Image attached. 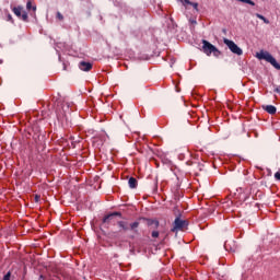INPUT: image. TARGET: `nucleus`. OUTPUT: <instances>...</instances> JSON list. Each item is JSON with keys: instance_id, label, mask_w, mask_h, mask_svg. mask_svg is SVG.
I'll list each match as a JSON object with an SVG mask.
<instances>
[{"instance_id": "f257e3e1", "label": "nucleus", "mask_w": 280, "mask_h": 280, "mask_svg": "<svg viewBox=\"0 0 280 280\" xmlns=\"http://www.w3.org/2000/svg\"><path fill=\"white\" fill-rule=\"evenodd\" d=\"M256 58H258V60H266V62H269V65L273 66L275 69L280 71V63L277 62V59H275L270 52L260 50L256 54Z\"/></svg>"}, {"instance_id": "f03ea898", "label": "nucleus", "mask_w": 280, "mask_h": 280, "mask_svg": "<svg viewBox=\"0 0 280 280\" xmlns=\"http://www.w3.org/2000/svg\"><path fill=\"white\" fill-rule=\"evenodd\" d=\"M202 51L206 56H211L213 54L214 58H220L222 51L218 49L213 44L209 43L207 39H202Z\"/></svg>"}, {"instance_id": "7ed1b4c3", "label": "nucleus", "mask_w": 280, "mask_h": 280, "mask_svg": "<svg viewBox=\"0 0 280 280\" xmlns=\"http://www.w3.org/2000/svg\"><path fill=\"white\" fill-rule=\"evenodd\" d=\"M223 43L224 45H226V47H229L230 51H232V54H235L236 56H242V54H244V50H242V48H240V46H237V44H235V42L229 39V38H223Z\"/></svg>"}, {"instance_id": "20e7f679", "label": "nucleus", "mask_w": 280, "mask_h": 280, "mask_svg": "<svg viewBox=\"0 0 280 280\" xmlns=\"http://www.w3.org/2000/svg\"><path fill=\"white\" fill-rule=\"evenodd\" d=\"M118 224V232H112L110 235L112 237H117V235H119V233H128V231H130V223H128V221H117Z\"/></svg>"}, {"instance_id": "39448f33", "label": "nucleus", "mask_w": 280, "mask_h": 280, "mask_svg": "<svg viewBox=\"0 0 280 280\" xmlns=\"http://www.w3.org/2000/svg\"><path fill=\"white\" fill-rule=\"evenodd\" d=\"M189 222L187 220L180 219V217H177L173 223L172 232L175 233V231H182V229H185V226H188Z\"/></svg>"}, {"instance_id": "423d86ee", "label": "nucleus", "mask_w": 280, "mask_h": 280, "mask_svg": "<svg viewBox=\"0 0 280 280\" xmlns=\"http://www.w3.org/2000/svg\"><path fill=\"white\" fill-rule=\"evenodd\" d=\"M79 69L81 71H91L93 69V63L89 61H81L79 62Z\"/></svg>"}, {"instance_id": "0eeeda50", "label": "nucleus", "mask_w": 280, "mask_h": 280, "mask_svg": "<svg viewBox=\"0 0 280 280\" xmlns=\"http://www.w3.org/2000/svg\"><path fill=\"white\" fill-rule=\"evenodd\" d=\"M262 109L266 110L269 115H276L277 114V107L273 105H262Z\"/></svg>"}, {"instance_id": "6e6552de", "label": "nucleus", "mask_w": 280, "mask_h": 280, "mask_svg": "<svg viewBox=\"0 0 280 280\" xmlns=\"http://www.w3.org/2000/svg\"><path fill=\"white\" fill-rule=\"evenodd\" d=\"M147 221L148 226H152V229H159V221L152 219H144Z\"/></svg>"}, {"instance_id": "1a4fd4ad", "label": "nucleus", "mask_w": 280, "mask_h": 280, "mask_svg": "<svg viewBox=\"0 0 280 280\" xmlns=\"http://www.w3.org/2000/svg\"><path fill=\"white\" fill-rule=\"evenodd\" d=\"M12 12H13V14H15V16H18V19H21V14H22V12H23V7H14L13 9H12Z\"/></svg>"}, {"instance_id": "9d476101", "label": "nucleus", "mask_w": 280, "mask_h": 280, "mask_svg": "<svg viewBox=\"0 0 280 280\" xmlns=\"http://www.w3.org/2000/svg\"><path fill=\"white\" fill-rule=\"evenodd\" d=\"M128 185H129L130 189H137V178L130 177L128 180Z\"/></svg>"}, {"instance_id": "9b49d317", "label": "nucleus", "mask_w": 280, "mask_h": 280, "mask_svg": "<svg viewBox=\"0 0 280 280\" xmlns=\"http://www.w3.org/2000/svg\"><path fill=\"white\" fill-rule=\"evenodd\" d=\"M114 219L115 217L113 215V213H109L103 218V224H110V221Z\"/></svg>"}, {"instance_id": "f8f14e48", "label": "nucleus", "mask_w": 280, "mask_h": 280, "mask_svg": "<svg viewBox=\"0 0 280 280\" xmlns=\"http://www.w3.org/2000/svg\"><path fill=\"white\" fill-rule=\"evenodd\" d=\"M256 16H257V19H260V21H264V23H266V25L270 24V20L266 19V16H264L259 13H256Z\"/></svg>"}, {"instance_id": "ddd939ff", "label": "nucleus", "mask_w": 280, "mask_h": 280, "mask_svg": "<svg viewBox=\"0 0 280 280\" xmlns=\"http://www.w3.org/2000/svg\"><path fill=\"white\" fill-rule=\"evenodd\" d=\"M139 228V222L129 223V231H135V229Z\"/></svg>"}, {"instance_id": "4468645a", "label": "nucleus", "mask_w": 280, "mask_h": 280, "mask_svg": "<svg viewBox=\"0 0 280 280\" xmlns=\"http://www.w3.org/2000/svg\"><path fill=\"white\" fill-rule=\"evenodd\" d=\"M20 19H22V21L27 23V19H28L27 12L23 11Z\"/></svg>"}, {"instance_id": "2eb2a0df", "label": "nucleus", "mask_w": 280, "mask_h": 280, "mask_svg": "<svg viewBox=\"0 0 280 280\" xmlns=\"http://www.w3.org/2000/svg\"><path fill=\"white\" fill-rule=\"evenodd\" d=\"M241 3H247V5H255V2L253 0H237Z\"/></svg>"}, {"instance_id": "dca6fc26", "label": "nucleus", "mask_w": 280, "mask_h": 280, "mask_svg": "<svg viewBox=\"0 0 280 280\" xmlns=\"http://www.w3.org/2000/svg\"><path fill=\"white\" fill-rule=\"evenodd\" d=\"M26 10H33V12H36V7H32V2L26 3Z\"/></svg>"}, {"instance_id": "f3484780", "label": "nucleus", "mask_w": 280, "mask_h": 280, "mask_svg": "<svg viewBox=\"0 0 280 280\" xmlns=\"http://www.w3.org/2000/svg\"><path fill=\"white\" fill-rule=\"evenodd\" d=\"M56 19H58L59 21H65V15H62V13H60V11H58Z\"/></svg>"}, {"instance_id": "a211bd4d", "label": "nucleus", "mask_w": 280, "mask_h": 280, "mask_svg": "<svg viewBox=\"0 0 280 280\" xmlns=\"http://www.w3.org/2000/svg\"><path fill=\"white\" fill-rule=\"evenodd\" d=\"M189 5L194 8L198 12V3L197 2H190Z\"/></svg>"}, {"instance_id": "6ab92c4d", "label": "nucleus", "mask_w": 280, "mask_h": 280, "mask_svg": "<svg viewBox=\"0 0 280 280\" xmlns=\"http://www.w3.org/2000/svg\"><path fill=\"white\" fill-rule=\"evenodd\" d=\"M10 277H12V272H7V275H4L2 280H10Z\"/></svg>"}, {"instance_id": "aec40b11", "label": "nucleus", "mask_w": 280, "mask_h": 280, "mask_svg": "<svg viewBox=\"0 0 280 280\" xmlns=\"http://www.w3.org/2000/svg\"><path fill=\"white\" fill-rule=\"evenodd\" d=\"M7 21H9L10 23H14V19L12 18V14H8L7 16Z\"/></svg>"}, {"instance_id": "412c9836", "label": "nucleus", "mask_w": 280, "mask_h": 280, "mask_svg": "<svg viewBox=\"0 0 280 280\" xmlns=\"http://www.w3.org/2000/svg\"><path fill=\"white\" fill-rule=\"evenodd\" d=\"M114 218H121V212H112Z\"/></svg>"}, {"instance_id": "4be33fe9", "label": "nucleus", "mask_w": 280, "mask_h": 280, "mask_svg": "<svg viewBox=\"0 0 280 280\" xmlns=\"http://www.w3.org/2000/svg\"><path fill=\"white\" fill-rule=\"evenodd\" d=\"M275 178H276V180H280V171H278V172L275 174Z\"/></svg>"}, {"instance_id": "5701e85b", "label": "nucleus", "mask_w": 280, "mask_h": 280, "mask_svg": "<svg viewBox=\"0 0 280 280\" xmlns=\"http://www.w3.org/2000/svg\"><path fill=\"white\" fill-rule=\"evenodd\" d=\"M151 235L152 237H159V231H153Z\"/></svg>"}, {"instance_id": "b1692460", "label": "nucleus", "mask_w": 280, "mask_h": 280, "mask_svg": "<svg viewBox=\"0 0 280 280\" xmlns=\"http://www.w3.org/2000/svg\"><path fill=\"white\" fill-rule=\"evenodd\" d=\"M275 93H278L280 95V85L277 86L275 90H273Z\"/></svg>"}, {"instance_id": "393cba45", "label": "nucleus", "mask_w": 280, "mask_h": 280, "mask_svg": "<svg viewBox=\"0 0 280 280\" xmlns=\"http://www.w3.org/2000/svg\"><path fill=\"white\" fill-rule=\"evenodd\" d=\"M184 2H185L187 5H189V4L191 3V1H189V0H184Z\"/></svg>"}, {"instance_id": "a878e982", "label": "nucleus", "mask_w": 280, "mask_h": 280, "mask_svg": "<svg viewBox=\"0 0 280 280\" xmlns=\"http://www.w3.org/2000/svg\"><path fill=\"white\" fill-rule=\"evenodd\" d=\"M39 198H40L39 196L35 197L36 202H38Z\"/></svg>"}, {"instance_id": "bb28decb", "label": "nucleus", "mask_w": 280, "mask_h": 280, "mask_svg": "<svg viewBox=\"0 0 280 280\" xmlns=\"http://www.w3.org/2000/svg\"><path fill=\"white\" fill-rule=\"evenodd\" d=\"M192 23H196V21H192Z\"/></svg>"}]
</instances>
